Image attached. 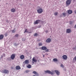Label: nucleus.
Wrapping results in <instances>:
<instances>
[{
	"mask_svg": "<svg viewBox=\"0 0 76 76\" xmlns=\"http://www.w3.org/2000/svg\"><path fill=\"white\" fill-rule=\"evenodd\" d=\"M27 67L28 69H30V68H31L32 66L28 64L27 66Z\"/></svg>",
	"mask_w": 76,
	"mask_h": 76,
	"instance_id": "aec40b11",
	"label": "nucleus"
},
{
	"mask_svg": "<svg viewBox=\"0 0 76 76\" xmlns=\"http://www.w3.org/2000/svg\"><path fill=\"white\" fill-rule=\"evenodd\" d=\"M69 23H70V24H72L73 23V22L72 21H70L69 22Z\"/></svg>",
	"mask_w": 76,
	"mask_h": 76,
	"instance_id": "473e14b6",
	"label": "nucleus"
},
{
	"mask_svg": "<svg viewBox=\"0 0 76 76\" xmlns=\"http://www.w3.org/2000/svg\"><path fill=\"white\" fill-rule=\"evenodd\" d=\"M61 67H63V68H64V66L63 65V64H61Z\"/></svg>",
	"mask_w": 76,
	"mask_h": 76,
	"instance_id": "c85d7f7f",
	"label": "nucleus"
},
{
	"mask_svg": "<svg viewBox=\"0 0 76 76\" xmlns=\"http://www.w3.org/2000/svg\"><path fill=\"white\" fill-rule=\"evenodd\" d=\"M24 63H25V64H29V60H25L24 61Z\"/></svg>",
	"mask_w": 76,
	"mask_h": 76,
	"instance_id": "9d476101",
	"label": "nucleus"
},
{
	"mask_svg": "<svg viewBox=\"0 0 76 76\" xmlns=\"http://www.w3.org/2000/svg\"><path fill=\"white\" fill-rule=\"evenodd\" d=\"M58 14V12H55L54 15H55V16H57V15Z\"/></svg>",
	"mask_w": 76,
	"mask_h": 76,
	"instance_id": "393cba45",
	"label": "nucleus"
},
{
	"mask_svg": "<svg viewBox=\"0 0 76 76\" xmlns=\"http://www.w3.org/2000/svg\"><path fill=\"white\" fill-rule=\"evenodd\" d=\"M12 33H15V32L16 31L15 30H12Z\"/></svg>",
	"mask_w": 76,
	"mask_h": 76,
	"instance_id": "b1692460",
	"label": "nucleus"
},
{
	"mask_svg": "<svg viewBox=\"0 0 76 76\" xmlns=\"http://www.w3.org/2000/svg\"><path fill=\"white\" fill-rule=\"evenodd\" d=\"M20 58L21 59H23V58H25V56H23V55H22L20 56Z\"/></svg>",
	"mask_w": 76,
	"mask_h": 76,
	"instance_id": "6ab92c4d",
	"label": "nucleus"
},
{
	"mask_svg": "<svg viewBox=\"0 0 76 76\" xmlns=\"http://www.w3.org/2000/svg\"><path fill=\"white\" fill-rule=\"evenodd\" d=\"M38 45L39 46H42V43H39L38 44Z\"/></svg>",
	"mask_w": 76,
	"mask_h": 76,
	"instance_id": "5701e85b",
	"label": "nucleus"
},
{
	"mask_svg": "<svg viewBox=\"0 0 76 76\" xmlns=\"http://www.w3.org/2000/svg\"><path fill=\"white\" fill-rule=\"evenodd\" d=\"M16 70H19V69H20V67L19 66H16Z\"/></svg>",
	"mask_w": 76,
	"mask_h": 76,
	"instance_id": "f3484780",
	"label": "nucleus"
},
{
	"mask_svg": "<svg viewBox=\"0 0 76 76\" xmlns=\"http://www.w3.org/2000/svg\"><path fill=\"white\" fill-rule=\"evenodd\" d=\"M34 76H35V75H34Z\"/></svg>",
	"mask_w": 76,
	"mask_h": 76,
	"instance_id": "58836bf2",
	"label": "nucleus"
},
{
	"mask_svg": "<svg viewBox=\"0 0 76 76\" xmlns=\"http://www.w3.org/2000/svg\"><path fill=\"white\" fill-rule=\"evenodd\" d=\"M28 31V29H26L25 30V31H24V33L25 34V33H26V32H28V31Z\"/></svg>",
	"mask_w": 76,
	"mask_h": 76,
	"instance_id": "cd10ccee",
	"label": "nucleus"
},
{
	"mask_svg": "<svg viewBox=\"0 0 76 76\" xmlns=\"http://www.w3.org/2000/svg\"><path fill=\"white\" fill-rule=\"evenodd\" d=\"M15 58V54H13L11 55V58L12 60H14V58Z\"/></svg>",
	"mask_w": 76,
	"mask_h": 76,
	"instance_id": "f03ea898",
	"label": "nucleus"
},
{
	"mask_svg": "<svg viewBox=\"0 0 76 76\" xmlns=\"http://www.w3.org/2000/svg\"><path fill=\"white\" fill-rule=\"evenodd\" d=\"M29 72V70H26V73H28V72Z\"/></svg>",
	"mask_w": 76,
	"mask_h": 76,
	"instance_id": "2f4dec72",
	"label": "nucleus"
},
{
	"mask_svg": "<svg viewBox=\"0 0 76 76\" xmlns=\"http://www.w3.org/2000/svg\"><path fill=\"white\" fill-rule=\"evenodd\" d=\"M74 12L75 13V14H76V10H75L74 11Z\"/></svg>",
	"mask_w": 76,
	"mask_h": 76,
	"instance_id": "72a5a7b5",
	"label": "nucleus"
},
{
	"mask_svg": "<svg viewBox=\"0 0 76 76\" xmlns=\"http://www.w3.org/2000/svg\"><path fill=\"white\" fill-rule=\"evenodd\" d=\"M11 12H12V13H14V12H16V10H15V8H12L11 10Z\"/></svg>",
	"mask_w": 76,
	"mask_h": 76,
	"instance_id": "ddd939ff",
	"label": "nucleus"
},
{
	"mask_svg": "<svg viewBox=\"0 0 76 76\" xmlns=\"http://www.w3.org/2000/svg\"><path fill=\"white\" fill-rule=\"evenodd\" d=\"M19 36V34H16L15 36V37H18Z\"/></svg>",
	"mask_w": 76,
	"mask_h": 76,
	"instance_id": "bb28decb",
	"label": "nucleus"
},
{
	"mask_svg": "<svg viewBox=\"0 0 76 76\" xmlns=\"http://www.w3.org/2000/svg\"><path fill=\"white\" fill-rule=\"evenodd\" d=\"M40 20H36L35 22H34V24H38L39 23V22H40Z\"/></svg>",
	"mask_w": 76,
	"mask_h": 76,
	"instance_id": "0eeeda50",
	"label": "nucleus"
},
{
	"mask_svg": "<svg viewBox=\"0 0 76 76\" xmlns=\"http://www.w3.org/2000/svg\"><path fill=\"white\" fill-rule=\"evenodd\" d=\"M74 28H76V24L75 26H74Z\"/></svg>",
	"mask_w": 76,
	"mask_h": 76,
	"instance_id": "f704fd0d",
	"label": "nucleus"
},
{
	"mask_svg": "<svg viewBox=\"0 0 76 76\" xmlns=\"http://www.w3.org/2000/svg\"><path fill=\"white\" fill-rule=\"evenodd\" d=\"M33 73H34L35 75H36V76H39L38 74V73H37V72H36V71H34L33 72Z\"/></svg>",
	"mask_w": 76,
	"mask_h": 76,
	"instance_id": "a211bd4d",
	"label": "nucleus"
},
{
	"mask_svg": "<svg viewBox=\"0 0 76 76\" xmlns=\"http://www.w3.org/2000/svg\"><path fill=\"white\" fill-rule=\"evenodd\" d=\"M32 61H34V62H37V59H35V57L33 58Z\"/></svg>",
	"mask_w": 76,
	"mask_h": 76,
	"instance_id": "dca6fc26",
	"label": "nucleus"
},
{
	"mask_svg": "<svg viewBox=\"0 0 76 76\" xmlns=\"http://www.w3.org/2000/svg\"><path fill=\"white\" fill-rule=\"evenodd\" d=\"M55 72L56 73L58 76L60 75V72H58V71L57 70H55Z\"/></svg>",
	"mask_w": 76,
	"mask_h": 76,
	"instance_id": "9b49d317",
	"label": "nucleus"
},
{
	"mask_svg": "<svg viewBox=\"0 0 76 76\" xmlns=\"http://www.w3.org/2000/svg\"><path fill=\"white\" fill-rule=\"evenodd\" d=\"M46 52H49V49H46Z\"/></svg>",
	"mask_w": 76,
	"mask_h": 76,
	"instance_id": "c756f323",
	"label": "nucleus"
},
{
	"mask_svg": "<svg viewBox=\"0 0 76 76\" xmlns=\"http://www.w3.org/2000/svg\"><path fill=\"white\" fill-rule=\"evenodd\" d=\"M62 58L64 60H66L67 58V56L66 55H64L62 56Z\"/></svg>",
	"mask_w": 76,
	"mask_h": 76,
	"instance_id": "6e6552de",
	"label": "nucleus"
},
{
	"mask_svg": "<svg viewBox=\"0 0 76 76\" xmlns=\"http://www.w3.org/2000/svg\"><path fill=\"white\" fill-rule=\"evenodd\" d=\"M67 12H68V13L69 14H72V13L73 11H72V10H69L67 11Z\"/></svg>",
	"mask_w": 76,
	"mask_h": 76,
	"instance_id": "1a4fd4ad",
	"label": "nucleus"
},
{
	"mask_svg": "<svg viewBox=\"0 0 76 76\" xmlns=\"http://www.w3.org/2000/svg\"><path fill=\"white\" fill-rule=\"evenodd\" d=\"M47 47L45 46L42 47V50H47Z\"/></svg>",
	"mask_w": 76,
	"mask_h": 76,
	"instance_id": "f8f14e48",
	"label": "nucleus"
},
{
	"mask_svg": "<svg viewBox=\"0 0 76 76\" xmlns=\"http://www.w3.org/2000/svg\"><path fill=\"white\" fill-rule=\"evenodd\" d=\"M38 8H39L37 10V12L38 13H41L43 12V10H42V9L40 8V7H38Z\"/></svg>",
	"mask_w": 76,
	"mask_h": 76,
	"instance_id": "f257e3e1",
	"label": "nucleus"
},
{
	"mask_svg": "<svg viewBox=\"0 0 76 76\" xmlns=\"http://www.w3.org/2000/svg\"><path fill=\"white\" fill-rule=\"evenodd\" d=\"M3 72L4 73H5L6 74H7L9 73V71L8 70L4 69L3 71Z\"/></svg>",
	"mask_w": 76,
	"mask_h": 76,
	"instance_id": "423d86ee",
	"label": "nucleus"
},
{
	"mask_svg": "<svg viewBox=\"0 0 76 76\" xmlns=\"http://www.w3.org/2000/svg\"><path fill=\"white\" fill-rule=\"evenodd\" d=\"M4 35H5V37H7V35H8V34H7V33H5L4 34Z\"/></svg>",
	"mask_w": 76,
	"mask_h": 76,
	"instance_id": "7c9ffc66",
	"label": "nucleus"
},
{
	"mask_svg": "<svg viewBox=\"0 0 76 76\" xmlns=\"http://www.w3.org/2000/svg\"><path fill=\"white\" fill-rule=\"evenodd\" d=\"M69 1H71L72 0H69Z\"/></svg>",
	"mask_w": 76,
	"mask_h": 76,
	"instance_id": "4c0bfd02",
	"label": "nucleus"
},
{
	"mask_svg": "<svg viewBox=\"0 0 76 76\" xmlns=\"http://www.w3.org/2000/svg\"><path fill=\"white\" fill-rule=\"evenodd\" d=\"M51 41V40L50 39V38H48L46 40V42L47 43H49Z\"/></svg>",
	"mask_w": 76,
	"mask_h": 76,
	"instance_id": "39448f33",
	"label": "nucleus"
},
{
	"mask_svg": "<svg viewBox=\"0 0 76 76\" xmlns=\"http://www.w3.org/2000/svg\"><path fill=\"white\" fill-rule=\"evenodd\" d=\"M45 56V55H43V57H44Z\"/></svg>",
	"mask_w": 76,
	"mask_h": 76,
	"instance_id": "e433bc0d",
	"label": "nucleus"
},
{
	"mask_svg": "<svg viewBox=\"0 0 76 76\" xmlns=\"http://www.w3.org/2000/svg\"><path fill=\"white\" fill-rule=\"evenodd\" d=\"M11 69H14V68L13 67V66L11 67Z\"/></svg>",
	"mask_w": 76,
	"mask_h": 76,
	"instance_id": "c9c22d12",
	"label": "nucleus"
},
{
	"mask_svg": "<svg viewBox=\"0 0 76 76\" xmlns=\"http://www.w3.org/2000/svg\"><path fill=\"white\" fill-rule=\"evenodd\" d=\"M47 55H48V54H47Z\"/></svg>",
	"mask_w": 76,
	"mask_h": 76,
	"instance_id": "ea45409f",
	"label": "nucleus"
},
{
	"mask_svg": "<svg viewBox=\"0 0 76 76\" xmlns=\"http://www.w3.org/2000/svg\"><path fill=\"white\" fill-rule=\"evenodd\" d=\"M67 33H70L71 32V30L69 29H68L66 30Z\"/></svg>",
	"mask_w": 76,
	"mask_h": 76,
	"instance_id": "4468645a",
	"label": "nucleus"
},
{
	"mask_svg": "<svg viewBox=\"0 0 76 76\" xmlns=\"http://www.w3.org/2000/svg\"><path fill=\"white\" fill-rule=\"evenodd\" d=\"M45 73H49V74H51V75H53V73L51 72L50 71H49L48 70H47L46 71H45Z\"/></svg>",
	"mask_w": 76,
	"mask_h": 76,
	"instance_id": "7ed1b4c3",
	"label": "nucleus"
},
{
	"mask_svg": "<svg viewBox=\"0 0 76 76\" xmlns=\"http://www.w3.org/2000/svg\"><path fill=\"white\" fill-rule=\"evenodd\" d=\"M53 60L54 61H58V60H57V59L56 58H53Z\"/></svg>",
	"mask_w": 76,
	"mask_h": 76,
	"instance_id": "412c9836",
	"label": "nucleus"
},
{
	"mask_svg": "<svg viewBox=\"0 0 76 76\" xmlns=\"http://www.w3.org/2000/svg\"><path fill=\"white\" fill-rule=\"evenodd\" d=\"M38 34L37 33H35V34L34 35V36H35V37H37V36H38Z\"/></svg>",
	"mask_w": 76,
	"mask_h": 76,
	"instance_id": "a878e982",
	"label": "nucleus"
},
{
	"mask_svg": "<svg viewBox=\"0 0 76 76\" xmlns=\"http://www.w3.org/2000/svg\"><path fill=\"white\" fill-rule=\"evenodd\" d=\"M71 3V1H69V0H67L66 1V5H69V4H70Z\"/></svg>",
	"mask_w": 76,
	"mask_h": 76,
	"instance_id": "20e7f679",
	"label": "nucleus"
},
{
	"mask_svg": "<svg viewBox=\"0 0 76 76\" xmlns=\"http://www.w3.org/2000/svg\"><path fill=\"white\" fill-rule=\"evenodd\" d=\"M4 38V35L2 34L0 35V39H2Z\"/></svg>",
	"mask_w": 76,
	"mask_h": 76,
	"instance_id": "2eb2a0df",
	"label": "nucleus"
},
{
	"mask_svg": "<svg viewBox=\"0 0 76 76\" xmlns=\"http://www.w3.org/2000/svg\"><path fill=\"white\" fill-rule=\"evenodd\" d=\"M62 14L64 16H66V13L64 12Z\"/></svg>",
	"mask_w": 76,
	"mask_h": 76,
	"instance_id": "4be33fe9",
	"label": "nucleus"
}]
</instances>
